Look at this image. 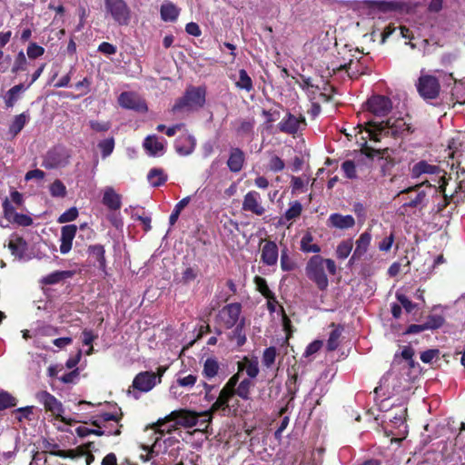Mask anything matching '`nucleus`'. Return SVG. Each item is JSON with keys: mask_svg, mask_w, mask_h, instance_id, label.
Listing matches in <instances>:
<instances>
[{"mask_svg": "<svg viewBox=\"0 0 465 465\" xmlns=\"http://www.w3.org/2000/svg\"><path fill=\"white\" fill-rule=\"evenodd\" d=\"M382 409H361L362 413L352 411L351 416L358 422L364 421L368 424H380V413Z\"/></svg>", "mask_w": 465, "mask_h": 465, "instance_id": "21", "label": "nucleus"}, {"mask_svg": "<svg viewBox=\"0 0 465 465\" xmlns=\"http://www.w3.org/2000/svg\"><path fill=\"white\" fill-rule=\"evenodd\" d=\"M238 371L239 375L241 372L245 371L247 376L252 381V379H254L259 374L260 369H259V361L258 359L255 358H249L247 356L243 357V359L241 361H238Z\"/></svg>", "mask_w": 465, "mask_h": 465, "instance_id": "18", "label": "nucleus"}, {"mask_svg": "<svg viewBox=\"0 0 465 465\" xmlns=\"http://www.w3.org/2000/svg\"><path fill=\"white\" fill-rule=\"evenodd\" d=\"M190 201H191V198L189 196H187L176 203V205L174 206V209L169 218V223L171 225H173L177 222L181 212L188 205Z\"/></svg>", "mask_w": 465, "mask_h": 465, "instance_id": "44", "label": "nucleus"}, {"mask_svg": "<svg viewBox=\"0 0 465 465\" xmlns=\"http://www.w3.org/2000/svg\"><path fill=\"white\" fill-rule=\"evenodd\" d=\"M104 8L119 25H127L131 20V10L124 0H104Z\"/></svg>", "mask_w": 465, "mask_h": 465, "instance_id": "8", "label": "nucleus"}, {"mask_svg": "<svg viewBox=\"0 0 465 465\" xmlns=\"http://www.w3.org/2000/svg\"><path fill=\"white\" fill-rule=\"evenodd\" d=\"M371 235L370 232H365L361 233L359 239L356 241V248L351 260L360 259L362 255H364L371 243Z\"/></svg>", "mask_w": 465, "mask_h": 465, "instance_id": "29", "label": "nucleus"}, {"mask_svg": "<svg viewBox=\"0 0 465 465\" xmlns=\"http://www.w3.org/2000/svg\"><path fill=\"white\" fill-rule=\"evenodd\" d=\"M396 298L407 312H411L416 307V304L410 301L404 294L397 292Z\"/></svg>", "mask_w": 465, "mask_h": 465, "instance_id": "58", "label": "nucleus"}, {"mask_svg": "<svg viewBox=\"0 0 465 465\" xmlns=\"http://www.w3.org/2000/svg\"><path fill=\"white\" fill-rule=\"evenodd\" d=\"M144 150L151 156L163 155L165 151L164 143L156 135H148L143 143Z\"/></svg>", "mask_w": 465, "mask_h": 465, "instance_id": "22", "label": "nucleus"}, {"mask_svg": "<svg viewBox=\"0 0 465 465\" xmlns=\"http://www.w3.org/2000/svg\"><path fill=\"white\" fill-rule=\"evenodd\" d=\"M98 51L106 54V55H112V54H114L117 51V48L115 45L110 44V43H107V42H103L102 44H100V45L98 46Z\"/></svg>", "mask_w": 465, "mask_h": 465, "instance_id": "62", "label": "nucleus"}, {"mask_svg": "<svg viewBox=\"0 0 465 465\" xmlns=\"http://www.w3.org/2000/svg\"><path fill=\"white\" fill-rule=\"evenodd\" d=\"M185 372L183 371H180L177 374L176 382L179 386L184 387V388H192L196 381L197 377L193 374H188L184 375Z\"/></svg>", "mask_w": 465, "mask_h": 465, "instance_id": "43", "label": "nucleus"}, {"mask_svg": "<svg viewBox=\"0 0 465 465\" xmlns=\"http://www.w3.org/2000/svg\"><path fill=\"white\" fill-rule=\"evenodd\" d=\"M179 15V8L171 2H165L161 5V17L165 22H173Z\"/></svg>", "mask_w": 465, "mask_h": 465, "instance_id": "31", "label": "nucleus"}, {"mask_svg": "<svg viewBox=\"0 0 465 465\" xmlns=\"http://www.w3.org/2000/svg\"><path fill=\"white\" fill-rule=\"evenodd\" d=\"M322 342L321 341H314L312 342H311L305 351H304V356L305 357H309L314 353H316L318 351H320V349L322 348Z\"/></svg>", "mask_w": 465, "mask_h": 465, "instance_id": "64", "label": "nucleus"}, {"mask_svg": "<svg viewBox=\"0 0 465 465\" xmlns=\"http://www.w3.org/2000/svg\"><path fill=\"white\" fill-rule=\"evenodd\" d=\"M8 248L15 257L22 259L27 249V243L22 237H16L9 242Z\"/></svg>", "mask_w": 465, "mask_h": 465, "instance_id": "32", "label": "nucleus"}, {"mask_svg": "<svg viewBox=\"0 0 465 465\" xmlns=\"http://www.w3.org/2000/svg\"><path fill=\"white\" fill-rule=\"evenodd\" d=\"M157 383L156 374L153 371H141L134 379L127 390V396L137 400L143 392L150 391Z\"/></svg>", "mask_w": 465, "mask_h": 465, "instance_id": "7", "label": "nucleus"}, {"mask_svg": "<svg viewBox=\"0 0 465 465\" xmlns=\"http://www.w3.org/2000/svg\"><path fill=\"white\" fill-rule=\"evenodd\" d=\"M367 110L377 117L386 116L392 109L391 99L384 95H373L366 102Z\"/></svg>", "mask_w": 465, "mask_h": 465, "instance_id": "11", "label": "nucleus"}, {"mask_svg": "<svg viewBox=\"0 0 465 465\" xmlns=\"http://www.w3.org/2000/svg\"><path fill=\"white\" fill-rule=\"evenodd\" d=\"M44 53L45 49L35 43H31L27 48V55L32 59L41 56Z\"/></svg>", "mask_w": 465, "mask_h": 465, "instance_id": "59", "label": "nucleus"}, {"mask_svg": "<svg viewBox=\"0 0 465 465\" xmlns=\"http://www.w3.org/2000/svg\"><path fill=\"white\" fill-rule=\"evenodd\" d=\"M428 184V187L430 188V184L428 182H423L420 184H416L414 186H410L401 192V193H411L415 192V197H410V201L405 203L403 206L410 208H420L423 209L428 204L427 193L424 190H420L423 184Z\"/></svg>", "mask_w": 465, "mask_h": 465, "instance_id": "14", "label": "nucleus"}, {"mask_svg": "<svg viewBox=\"0 0 465 465\" xmlns=\"http://www.w3.org/2000/svg\"><path fill=\"white\" fill-rule=\"evenodd\" d=\"M220 366L216 359L208 358L203 364V373L206 378L212 379L217 375Z\"/></svg>", "mask_w": 465, "mask_h": 465, "instance_id": "39", "label": "nucleus"}, {"mask_svg": "<svg viewBox=\"0 0 465 465\" xmlns=\"http://www.w3.org/2000/svg\"><path fill=\"white\" fill-rule=\"evenodd\" d=\"M302 206L301 203L295 201L291 203L290 208L286 211L284 216L288 221L294 220L301 215Z\"/></svg>", "mask_w": 465, "mask_h": 465, "instance_id": "49", "label": "nucleus"}, {"mask_svg": "<svg viewBox=\"0 0 465 465\" xmlns=\"http://www.w3.org/2000/svg\"><path fill=\"white\" fill-rule=\"evenodd\" d=\"M27 86H25L23 84H16L13 86L9 91L7 92L5 95V104L7 107H13L15 103L17 101L19 94L24 92Z\"/></svg>", "mask_w": 465, "mask_h": 465, "instance_id": "37", "label": "nucleus"}, {"mask_svg": "<svg viewBox=\"0 0 465 465\" xmlns=\"http://www.w3.org/2000/svg\"><path fill=\"white\" fill-rule=\"evenodd\" d=\"M325 268L331 274L334 275L336 273L335 262L331 259H325L318 254L312 256L305 265L306 276L315 283L320 291H325L329 286Z\"/></svg>", "mask_w": 465, "mask_h": 465, "instance_id": "2", "label": "nucleus"}, {"mask_svg": "<svg viewBox=\"0 0 465 465\" xmlns=\"http://www.w3.org/2000/svg\"><path fill=\"white\" fill-rule=\"evenodd\" d=\"M198 275V270L193 267H188L183 272L182 281L184 283H188L196 279Z\"/></svg>", "mask_w": 465, "mask_h": 465, "instance_id": "60", "label": "nucleus"}, {"mask_svg": "<svg viewBox=\"0 0 465 465\" xmlns=\"http://www.w3.org/2000/svg\"><path fill=\"white\" fill-rule=\"evenodd\" d=\"M218 409H207L204 411L196 412L190 409H175L163 419H159L154 424L161 433H172L180 428H192L196 426V430L208 431L212 422L213 412Z\"/></svg>", "mask_w": 465, "mask_h": 465, "instance_id": "1", "label": "nucleus"}, {"mask_svg": "<svg viewBox=\"0 0 465 465\" xmlns=\"http://www.w3.org/2000/svg\"><path fill=\"white\" fill-rule=\"evenodd\" d=\"M235 85L246 92H251L253 89L252 81L244 69L239 71V79L236 81Z\"/></svg>", "mask_w": 465, "mask_h": 465, "instance_id": "40", "label": "nucleus"}, {"mask_svg": "<svg viewBox=\"0 0 465 465\" xmlns=\"http://www.w3.org/2000/svg\"><path fill=\"white\" fill-rule=\"evenodd\" d=\"M313 236L311 232H306L301 240V251L303 252L319 253L321 247L318 244H313Z\"/></svg>", "mask_w": 465, "mask_h": 465, "instance_id": "36", "label": "nucleus"}, {"mask_svg": "<svg viewBox=\"0 0 465 465\" xmlns=\"http://www.w3.org/2000/svg\"><path fill=\"white\" fill-rule=\"evenodd\" d=\"M306 125V120L302 115L299 117L288 113L278 124V129L284 134L294 135Z\"/></svg>", "mask_w": 465, "mask_h": 465, "instance_id": "13", "label": "nucleus"}, {"mask_svg": "<svg viewBox=\"0 0 465 465\" xmlns=\"http://www.w3.org/2000/svg\"><path fill=\"white\" fill-rule=\"evenodd\" d=\"M147 179L153 186L158 187L166 182L167 175L163 169L153 168L148 173Z\"/></svg>", "mask_w": 465, "mask_h": 465, "instance_id": "33", "label": "nucleus"}, {"mask_svg": "<svg viewBox=\"0 0 465 465\" xmlns=\"http://www.w3.org/2000/svg\"><path fill=\"white\" fill-rule=\"evenodd\" d=\"M239 379V372L233 374L220 391L216 401L213 403L211 407H222L226 404L233 395H237L243 400L250 399V391L251 389L254 387V382L245 378L238 384Z\"/></svg>", "mask_w": 465, "mask_h": 465, "instance_id": "4", "label": "nucleus"}, {"mask_svg": "<svg viewBox=\"0 0 465 465\" xmlns=\"http://www.w3.org/2000/svg\"><path fill=\"white\" fill-rule=\"evenodd\" d=\"M417 90L424 100H432L439 96L440 84L435 76L421 75L418 80Z\"/></svg>", "mask_w": 465, "mask_h": 465, "instance_id": "10", "label": "nucleus"}, {"mask_svg": "<svg viewBox=\"0 0 465 465\" xmlns=\"http://www.w3.org/2000/svg\"><path fill=\"white\" fill-rule=\"evenodd\" d=\"M276 358V349L275 347H269L264 350L262 354V363L267 368H271Z\"/></svg>", "mask_w": 465, "mask_h": 465, "instance_id": "50", "label": "nucleus"}, {"mask_svg": "<svg viewBox=\"0 0 465 465\" xmlns=\"http://www.w3.org/2000/svg\"><path fill=\"white\" fill-rule=\"evenodd\" d=\"M28 120L29 114L25 112L16 115L9 127V133L13 136L17 135L22 131Z\"/></svg>", "mask_w": 465, "mask_h": 465, "instance_id": "35", "label": "nucleus"}, {"mask_svg": "<svg viewBox=\"0 0 465 465\" xmlns=\"http://www.w3.org/2000/svg\"><path fill=\"white\" fill-rule=\"evenodd\" d=\"M43 447L45 449V452H48L50 455L60 457V458H69V459H75L78 456L84 455V451H81L80 453H76L75 450H58V444L57 443H52L49 442L47 440H45L43 441Z\"/></svg>", "mask_w": 465, "mask_h": 465, "instance_id": "20", "label": "nucleus"}, {"mask_svg": "<svg viewBox=\"0 0 465 465\" xmlns=\"http://www.w3.org/2000/svg\"><path fill=\"white\" fill-rule=\"evenodd\" d=\"M352 246L353 244L351 240H346L340 242L336 250L337 257L341 260L346 259L351 253Z\"/></svg>", "mask_w": 465, "mask_h": 465, "instance_id": "45", "label": "nucleus"}, {"mask_svg": "<svg viewBox=\"0 0 465 465\" xmlns=\"http://www.w3.org/2000/svg\"><path fill=\"white\" fill-rule=\"evenodd\" d=\"M341 169L345 173V176L349 179H355L357 177L356 174V166L353 161L347 160L342 163Z\"/></svg>", "mask_w": 465, "mask_h": 465, "instance_id": "54", "label": "nucleus"}, {"mask_svg": "<svg viewBox=\"0 0 465 465\" xmlns=\"http://www.w3.org/2000/svg\"><path fill=\"white\" fill-rule=\"evenodd\" d=\"M195 146V138L188 133L183 134L174 142L175 151L182 156L190 155L194 151Z\"/></svg>", "mask_w": 465, "mask_h": 465, "instance_id": "17", "label": "nucleus"}, {"mask_svg": "<svg viewBox=\"0 0 465 465\" xmlns=\"http://www.w3.org/2000/svg\"><path fill=\"white\" fill-rule=\"evenodd\" d=\"M77 227L74 224L64 225L61 230L60 252L65 254L72 249V242L75 236Z\"/></svg>", "mask_w": 465, "mask_h": 465, "instance_id": "19", "label": "nucleus"}, {"mask_svg": "<svg viewBox=\"0 0 465 465\" xmlns=\"http://www.w3.org/2000/svg\"><path fill=\"white\" fill-rule=\"evenodd\" d=\"M262 261L269 266L276 264L278 260V247L274 242H267L262 249Z\"/></svg>", "mask_w": 465, "mask_h": 465, "instance_id": "25", "label": "nucleus"}, {"mask_svg": "<svg viewBox=\"0 0 465 465\" xmlns=\"http://www.w3.org/2000/svg\"><path fill=\"white\" fill-rule=\"evenodd\" d=\"M123 416L122 409H118V411L113 413L104 411L95 417H93L90 420V423L96 427V429L93 430L92 434L97 436L104 434L115 436L120 435L122 425L119 424V422Z\"/></svg>", "mask_w": 465, "mask_h": 465, "instance_id": "5", "label": "nucleus"}, {"mask_svg": "<svg viewBox=\"0 0 465 465\" xmlns=\"http://www.w3.org/2000/svg\"><path fill=\"white\" fill-rule=\"evenodd\" d=\"M365 4L368 7L372 8V9H377L383 13L395 11L401 7V5L395 1L369 0V1H366Z\"/></svg>", "mask_w": 465, "mask_h": 465, "instance_id": "28", "label": "nucleus"}, {"mask_svg": "<svg viewBox=\"0 0 465 465\" xmlns=\"http://www.w3.org/2000/svg\"><path fill=\"white\" fill-rule=\"evenodd\" d=\"M98 148L101 150L103 158L108 157L114 151V139L111 137L99 142Z\"/></svg>", "mask_w": 465, "mask_h": 465, "instance_id": "47", "label": "nucleus"}, {"mask_svg": "<svg viewBox=\"0 0 465 465\" xmlns=\"http://www.w3.org/2000/svg\"><path fill=\"white\" fill-rule=\"evenodd\" d=\"M368 125L367 132L371 139L376 142L380 141L382 136L400 137L413 132L411 124L403 118H389L382 122L370 121Z\"/></svg>", "mask_w": 465, "mask_h": 465, "instance_id": "3", "label": "nucleus"}, {"mask_svg": "<svg viewBox=\"0 0 465 465\" xmlns=\"http://www.w3.org/2000/svg\"><path fill=\"white\" fill-rule=\"evenodd\" d=\"M281 268L284 272H292L297 268V262L289 255L286 247L281 252Z\"/></svg>", "mask_w": 465, "mask_h": 465, "instance_id": "38", "label": "nucleus"}, {"mask_svg": "<svg viewBox=\"0 0 465 465\" xmlns=\"http://www.w3.org/2000/svg\"><path fill=\"white\" fill-rule=\"evenodd\" d=\"M206 89L203 86H189L184 94L177 99L172 111L173 113H191L202 108L205 104Z\"/></svg>", "mask_w": 465, "mask_h": 465, "instance_id": "6", "label": "nucleus"}, {"mask_svg": "<svg viewBox=\"0 0 465 465\" xmlns=\"http://www.w3.org/2000/svg\"><path fill=\"white\" fill-rule=\"evenodd\" d=\"M102 203L112 211H117L122 206L121 195L113 187H106L104 192Z\"/></svg>", "mask_w": 465, "mask_h": 465, "instance_id": "24", "label": "nucleus"}, {"mask_svg": "<svg viewBox=\"0 0 465 465\" xmlns=\"http://www.w3.org/2000/svg\"><path fill=\"white\" fill-rule=\"evenodd\" d=\"M245 161L244 153L240 148H232L227 161V166L232 173H239Z\"/></svg>", "mask_w": 465, "mask_h": 465, "instance_id": "23", "label": "nucleus"}, {"mask_svg": "<svg viewBox=\"0 0 465 465\" xmlns=\"http://www.w3.org/2000/svg\"><path fill=\"white\" fill-rule=\"evenodd\" d=\"M244 320H242L234 330L229 334V339L235 341L238 347L242 346L246 341V334L244 332Z\"/></svg>", "mask_w": 465, "mask_h": 465, "instance_id": "34", "label": "nucleus"}, {"mask_svg": "<svg viewBox=\"0 0 465 465\" xmlns=\"http://www.w3.org/2000/svg\"><path fill=\"white\" fill-rule=\"evenodd\" d=\"M14 222L21 226H29L33 223V220L31 217L20 213H15Z\"/></svg>", "mask_w": 465, "mask_h": 465, "instance_id": "63", "label": "nucleus"}, {"mask_svg": "<svg viewBox=\"0 0 465 465\" xmlns=\"http://www.w3.org/2000/svg\"><path fill=\"white\" fill-rule=\"evenodd\" d=\"M17 400L7 391L0 390V407H15Z\"/></svg>", "mask_w": 465, "mask_h": 465, "instance_id": "53", "label": "nucleus"}, {"mask_svg": "<svg viewBox=\"0 0 465 465\" xmlns=\"http://www.w3.org/2000/svg\"><path fill=\"white\" fill-rule=\"evenodd\" d=\"M78 216V211L75 207H72L58 218V223H64L75 220Z\"/></svg>", "mask_w": 465, "mask_h": 465, "instance_id": "55", "label": "nucleus"}, {"mask_svg": "<svg viewBox=\"0 0 465 465\" xmlns=\"http://www.w3.org/2000/svg\"><path fill=\"white\" fill-rule=\"evenodd\" d=\"M70 157L71 154L68 149L62 145H57L45 153L42 166L46 169L64 167L68 164Z\"/></svg>", "mask_w": 465, "mask_h": 465, "instance_id": "9", "label": "nucleus"}, {"mask_svg": "<svg viewBox=\"0 0 465 465\" xmlns=\"http://www.w3.org/2000/svg\"><path fill=\"white\" fill-rule=\"evenodd\" d=\"M253 121L243 120L240 123L237 133L242 135L250 134L253 129Z\"/></svg>", "mask_w": 465, "mask_h": 465, "instance_id": "61", "label": "nucleus"}, {"mask_svg": "<svg viewBox=\"0 0 465 465\" xmlns=\"http://www.w3.org/2000/svg\"><path fill=\"white\" fill-rule=\"evenodd\" d=\"M89 256L94 258L98 262V267L101 270H105L106 260H105V250L101 244H94L88 247Z\"/></svg>", "mask_w": 465, "mask_h": 465, "instance_id": "30", "label": "nucleus"}, {"mask_svg": "<svg viewBox=\"0 0 465 465\" xmlns=\"http://www.w3.org/2000/svg\"><path fill=\"white\" fill-rule=\"evenodd\" d=\"M70 275L69 272L66 271H56L46 277L44 278L43 282L45 284H55L64 279L65 277H68Z\"/></svg>", "mask_w": 465, "mask_h": 465, "instance_id": "48", "label": "nucleus"}, {"mask_svg": "<svg viewBox=\"0 0 465 465\" xmlns=\"http://www.w3.org/2000/svg\"><path fill=\"white\" fill-rule=\"evenodd\" d=\"M261 195L256 191H251L244 196L242 210L251 212L256 215H262L265 212L261 203Z\"/></svg>", "mask_w": 465, "mask_h": 465, "instance_id": "16", "label": "nucleus"}, {"mask_svg": "<svg viewBox=\"0 0 465 465\" xmlns=\"http://www.w3.org/2000/svg\"><path fill=\"white\" fill-rule=\"evenodd\" d=\"M39 403L45 407H56V399L46 391H41L36 395Z\"/></svg>", "mask_w": 465, "mask_h": 465, "instance_id": "51", "label": "nucleus"}, {"mask_svg": "<svg viewBox=\"0 0 465 465\" xmlns=\"http://www.w3.org/2000/svg\"><path fill=\"white\" fill-rule=\"evenodd\" d=\"M242 306L240 303H230L223 308L220 312L221 319L226 328L231 329L238 324Z\"/></svg>", "mask_w": 465, "mask_h": 465, "instance_id": "15", "label": "nucleus"}, {"mask_svg": "<svg viewBox=\"0 0 465 465\" xmlns=\"http://www.w3.org/2000/svg\"><path fill=\"white\" fill-rule=\"evenodd\" d=\"M50 193L54 197H64L66 194V188L60 180H55L50 185Z\"/></svg>", "mask_w": 465, "mask_h": 465, "instance_id": "52", "label": "nucleus"}, {"mask_svg": "<svg viewBox=\"0 0 465 465\" xmlns=\"http://www.w3.org/2000/svg\"><path fill=\"white\" fill-rule=\"evenodd\" d=\"M440 169L436 165H431L426 161H420L411 168V177L419 178L423 173H440Z\"/></svg>", "mask_w": 465, "mask_h": 465, "instance_id": "27", "label": "nucleus"}, {"mask_svg": "<svg viewBox=\"0 0 465 465\" xmlns=\"http://www.w3.org/2000/svg\"><path fill=\"white\" fill-rule=\"evenodd\" d=\"M26 58L23 51L19 52L15 60L14 66L12 68L13 73H17L18 71L25 70Z\"/></svg>", "mask_w": 465, "mask_h": 465, "instance_id": "56", "label": "nucleus"}, {"mask_svg": "<svg viewBox=\"0 0 465 465\" xmlns=\"http://www.w3.org/2000/svg\"><path fill=\"white\" fill-rule=\"evenodd\" d=\"M328 223L331 227L341 230L352 228L355 225V220L351 215H342L340 213L331 214Z\"/></svg>", "mask_w": 465, "mask_h": 465, "instance_id": "26", "label": "nucleus"}, {"mask_svg": "<svg viewBox=\"0 0 465 465\" xmlns=\"http://www.w3.org/2000/svg\"><path fill=\"white\" fill-rule=\"evenodd\" d=\"M342 331L343 328L341 326H337L334 330L331 331L327 341V349L329 351H334L338 348Z\"/></svg>", "mask_w": 465, "mask_h": 465, "instance_id": "42", "label": "nucleus"}, {"mask_svg": "<svg viewBox=\"0 0 465 465\" xmlns=\"http://www.w3.org/2000/svg\"><path fill=\"white\" fill-rule=\"evenodd\" d=\"M120 106L125 109L134 110L138 113H145L148 108L146 103L137 94L124 92L118 97Z\"/></svg>", "mask_w": 465, "mask_h": 465, "instance_id": "12", "label": "nucleus"}, {"mask_svg": "<svg viewBox=\"0 0 465 465\" xmlns=\"http://www.w3.org/2000/svg\"><path fill=\"white\" fill-rule=\"evenodd\" d=\"M11 418L18 423H22L25 420H31L34 418L33 409H14Z\"/></svg>", "mask_w": 465, "mask_h": 465, "instance_id": "41", "label": "nucleus"}, {"mask_svg": "<svg viewBox=\"0 0 465 465\" xmlns=\"http://www.w3.org/2000/svg\"><path fill=\"white\" fill-rule=\"evenodd\" d=\"M254 281H255V283L257 285V288H258L259 292L267 300L274 299V293L269 289L265 279H263V278H262L260 276H256Z\"/></svg>", "mask_w": 465, "mask_h": 465, "instance_id": "46", "label": "nucleus"}, {"mask_svg": "<svg viewBox=\"0 0 465 465\" xmlns=\"http://www.w3.org/2000/svg\"><path fill=\"white\" fill-rule=\"evenodd\" d=\"M284 162L280 157H278L277 155H273L271 157L269 162V168L271 171L275 173L281 172L284 169Z\"/></svg>", "mask_w": 465, "mask_h": 465, "instance_id": "57", "label": "nucleus"}]
</instances>
